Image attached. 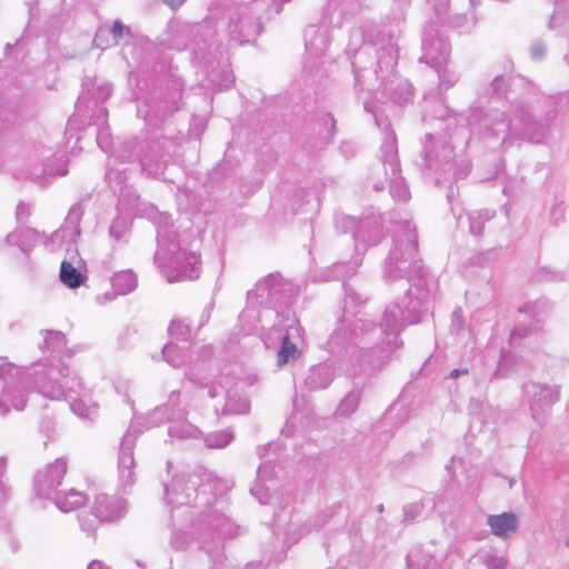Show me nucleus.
<instances>
[{
	"mask_svg": "<svg viewBox=\"0 0 569 569\" xmlns=\"http://www.w3.org/2000/svg\"><path fill=\"white\" fill-rule=\"evenodd\" d=\"M488 525L492 533L499 537H510L517 530L516 516L507 512L490 516L488 518Z\"/></svg>",
	"mask_w": 569,
	"mask_h": 569,
	"instance_id": "nucleus-1",
	"label": "nucleus"
},
{
	"mask_svg": "<svg viewBox=\"0 0 569 569\" xmlns=\"http://www.w3.org/2000/svg\"><path fill=\"white\" fill-rule=\"evenodd\" d=\"M60 280L67 287L74 289L84 282L86 276L78 271L71 262L62 261L60 267Z\"/></svg>",
	"mask_w": 569,
	"mask_h": 569,
	"instance_id": "nucleus-2",
	"label": "nucleus"
},
{
	"mask_svg": "<svg viewBox=\"0 0 569 569\" xmlns=\"http://www.w3.org/2000/svg\"><path fill=\"white\" fill-rule=\"evenodd\" d=\"M300 356V350L295 343H292L289 337H284L282 340L281 349L278 352V363L280 366L286 365L290 360H295Z\"/></svg>",
	"mask_w": 569,
	"mask_h": 569,
	"instance_id": "nucleus-3",
	"label": "nucleus"
},
{
	"mask_svg": "<svg viewBox=\"0 0 569 569\" xmlns=\"http://www.w3.org/2000/svg\"><path fill=\"white\" fill-rule=\"evenodd\" d=\"M129 32V28L123 26L121 21H114L112 26V33L116 38H122Z\"/></svg>",
	"mask_w": 569,
	"mask_h": 569,
	"instance_id": "nucleus-4",
	"label": "nucleus"
},
{
	"mask_svg": "<svg viewBox=\"0 0 569 569\" xmlns=\"http://www.w3.org/2000/svg\"><path fill=\"white\" fill-rule=\"evenodd\" d=\"M164 1L171 8H178L184 2V0H164Z\"/></svg>",
	"mask_w": 569,
	"mask_h": 569,
	"instance_id": "nucleus-5",
	"label": "nucleus"
},
{
	"mask_svg": "<svg viewBox=\"0 0 569 569\" xmlns=\"http://www.w3.org/2000/svg\"><path fill=\"white\" fill-rule=\"evenodd\" d=\"M450 376H451L452 378L458 377V376H459L458 370H453V371H451Z\"/></svg>",
	"mask_w": 569,
	"mask_h": 569,
	"instance_id": "nucleus-6",
	"label": "nucleus"
}]
</instances>
